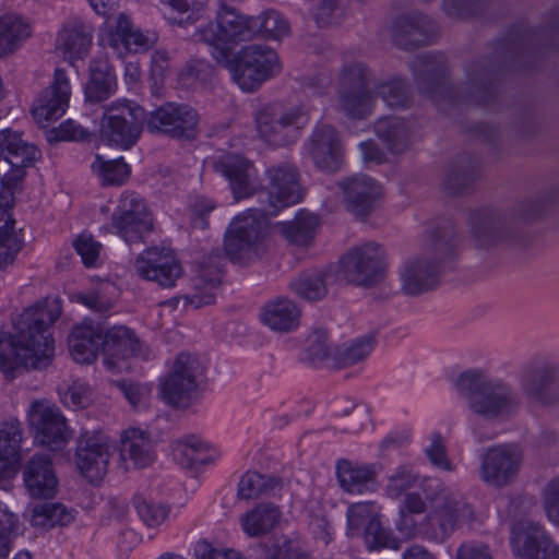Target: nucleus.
<instances>
[{
	"label": "nucleus",
	"mask_w": 559,
	"mask_h": 559,
	"mask_svg": "<svg viewBox=\"0 0 559 559\" xmlns=\"http://www.w3.org/2000/svg\"><path fill=\"white\" fill-rule=\"evenodd\" d=\"M267 177L269 183L265 189L259 191L262 213L274 216L282 209L302 199L299 174L292 164H281L269 168Z\"/></svg>",
	"instance_id": "f3484780"
},
{
	"label": "nucleus",
	"mask_w": 559,
	"mask_h": 559,
	"mask_svg": "<svg viewBox=\"0 0 559 559\" xmlns=\"http://www.w3.org/2000/svg\"><path fill=\"white\" fill-rule=\"evenodd\" d=\"M309 155L316 167L326 173L337 171L344 163V148L340 133L330 124H321L313 130Z\"/></svg>",
	"instance_id": "bb28decb"
},
{
	"label": "nucleus",
	"mask_w": 559,
	"mask_h": 559,
	"mask_svg": "<svg viewBox=\"0 0 559 559\" xmlns=\"http://www.w3.org/2000/svg\"><path fill=\"white\" fill-rule=\"evenodd\" d=\"M374 131L378 138L381 139L394 154H401L409 147V129L406 122L401 118H381L376 122Z\"/></svg>",
	"instance_id": "79ce46f5"
},
{
	"label": "nucleus",
	"mask_w": 559,
	"mask_h": 559,
	"mask_svg": "<svg viewBox=\"0 0 559 559\" xmlns=\"http://www.w3.org/2000/svg\"><path fill=\"white\" fill-rule=\"evenodd\" d=\"M171 453L174 460L185 468H194L212 461L210 445L194 435L173 441Z\"/></svg>",
	"instance_id": "ea45409f"
},
{
	"label": "nucleus",
	"mask_w": 559,
	"mask_h": 559,
	"mask_svg": "<svg viewBox=\"0 0 559 559\" xmlns=\"http://www.w3.org/2000/svg\"><path fill=\"white\" fill-rule=\"evenodd\" d=\"M511 545L516 559H559V545L543 525L530 520L513 526Z\"/></svg>",
	"instance_id": "412c9836"
},
{
	"label": "nucleus",
	"mask_w": 559,
	"mask_h": 559,
	"mask_svg": "<svg viewBox=\"0 0 559 559\" xmlns=\"http://www.w3.org/2000/svg\"><path fill=\"white\" fill-rule=\"evenodd\" d=\"M102 326L85 320L76 325L68 338L69 349L76 362L91 364L102 353Z\"/></svg>",
	"instance_id": "2f4dec72"
},
{
	"label": "nucleus",
	"mask_w": 559,
	"mask_h": 559,
	"mask_svg": "<svg viewBox=\"0 0 559 559\" xmlns=\"http://www.w3.org/2000/svg\"><path fill=\"white\" fill-rule=\"evenodd\" d=\"M134 506L139 516L147 526H157L168 516L167 507L147 501L140 496L134 498Z\"/></svg>",
	"instance_id": "e2e57ef3"
},
{
	"label": "nucleus",
	"mask_w": 559,
	"mask_h": 559,
	"mask_svg": "<svg viewBox=\"0 0 559 559\" xmlns=\"http://www.w3.org/2000/svg\"><path fill=\"white\" fill-rule=\"evenodd\" d=\"M261 209H250L234 218L225 233L224 250L235 263H243L258 255L267 231V221Z\"/></svg>",
	"instance_id": "2eb2a0df"
},
{
	"label": "nucleus",
	"mask_w": 559,
	"mask_h": 559,
	"mask_svg": "<svg viewBox=\"0 0 559 559\" xmlns=\"http://www.w3.org/2000/svg\"><path fill=\"white\" fill-rule=\"evenodd\" d=\"M23 247L15 233V221L7 210H0V270L12 264Z\"/></svg>",
	"instance_id": "de8ad7c7"
},
{
	"label": "nucleus",
	"mask_w": 559,
	"mask_h": 559,
	"mask_svg": "<svg viewBox=\"0 0 559 559\" xmlns=\"http://www.w3.org/2000/svg\"><path fill=\"white\" fill-rule=\"evenodd\" d=\"M155 34L145 35L140 29L134 28L129 17L120 14L115 29L110 33V45L118 49L122 46L130 52H143L148 50L156 43Z\"/></svg>",
	"instance_id": "4c0bfd02"
},
{
	"label": "nucleus",
	"mask_w": 559,
	"mask_h": 559,
	"mask_svg": "<svg viewBox=\"0 0 559 559\" xmlns=\"http://www.w3.org/2000/svg\"><path fill=\"white\" fill-rule=\"evenodd\" d=\"M38 156L37 147L24 141L19 132L0 131V210L10 206L15 189L26 175L25 169L33 166Z\"/></svg>",
	"instance_id": "9b49d317"
},
{
	"label": "nucleus",
	"mask_w": 559,
	"mask_h": 559,
	"mask_svg": "<svg viewBox=\"0 0 559 559\" xmlns=\"http://www.w3.org/2000/svg\"><path fill=\"white\" fill-rule=\"evenodd\" d=\"M543 500L547 518L559 526V476L547 483Z\"/></svg>",
	"instance_id": "338daca9"
},
{
	"label": "nucleus",
	"mask_w": 559,
	"mask_h": 559,
	"mask_svg": "<svg viewBox=\"0 0 559 559\" xmlns=\"http://www.w3.org/2000/svg\"><path fill=\"white\" fill-rule=\"evenodd\" d=\"M29 36L28 26L14 13L0 16V57L15 51L19 45Z\"/></svg>",
	"instance_id": "49530a36"
},
{
	"label": "nucleus",
	"mask_w": 559,
	"mask_h": 559,
	"mask_svg": "<svg viewBox=\"0 0 559 559\" xmlns=\"http://www.w3.org/2000/svg\"><path fill=\"white\" fill-rule=\"evenodd\" d=\"M374 348L372 335L361 336L337 350L335 364L338 368L353 366L366 359Z\"/></svg>",
	"instance_id": "5fc2aeb1"
},
{
	"label": "nucleus",
	"mask_w": 559,
	"mask_h": 559,
	"mask_svg": "<svg viewBox=\"0 0 559 559\" xmlns=\"http://www.w3.org/2000/svg\"><path fill=\"white\" fill-rule=\"evenodd\" d=\"M418 480V474L411 466L401 465L388 478L386 495L390 498L397 499L407 490L414 488Z\"/></svg>",
	"instance_id": "13d9d810"
},
{
	"label": "nucleus",
	"mask_w": 559,
	"mask_h": 559,
	"mask_svg": "<svg viewBox=\"0 0 559 559\" xmlns=\"http://www.w3.org/2000/svg\"><path fill=\"white\" fill-rule=\"evenodd\" d=\"M204 380L203 362L198 356L183 352L177 355L160 380L159 394L167 405L186 409L198 400Z\"/></svg>",
	"instance_id": "9d476101"
},
{
	"label": "nucleus",
	"mask_w": 559,
	"mask_h": 559,
	"mask_svg": "<svg viewBox=\"0 0 559 559\" xmlns=\"http://www.w3.org/2000/svg\"><path fill=\"white\" fill-rule=\"evenodd\" d=\"M539 32L515 27L497 40L492 51L485 57L471 60L463 66L464 79L452 85L449 79V62L443 53H427L412 62L417 88L441 110L460 105H485L497 93V80L504 70L528 68L542 44Z\"/></svg>",
	"instance_id": "f257e3e1"
},
{
	"label": "nucleus",
	"mask_w": 559,
	"mask_h": 559,
	"mask_svg": "<svg viewBox=\"0 0 559 559\" xmlns=\"http://www.w3.org/2000/svg\"><path fill=\"white\" fill-rule=\"evenodd\" d=\"M213 168L229 183L235 200H242L255 192L253 164L235 154L223 155L213 163Z\"/></svg>",
	"instance_id": "c85d7f7f"
},
{
	"label": "nucleus",
	"mask_w": 559,
	"mask_h": 559,
	"mask_svg": "<svg viewBox=\"0 0 559 559\" xmlns=\"http://www.w3.org/2000/svg\"><path fill=\"white\" fill-rule=\"evenodd\" d=\"M74 248L81 255L84 265L92 266L99 255L100 243L95 241L92 236L81 235L74 241Z\"/></svg>",
	"instance_id": "774afa93"
},
{
	"label": "nucleus",
	"mask_w": 559,
	"mask_h": 559,
	"mask_svg": "<svg viewBox=\"0 0 559 559\" xmlns=\"http://www.w3.org/2000/svg\"><path fill=\"white\" fill-rule=\"evenodd\" d=\"M23 478L33 498L50 499L57 493L58 479L49 455H33L24 466Z\"/></svg>",
	"instance_id": "7c9ffc66"
},
{
	"label": "nucleus",
	"mask_w": 559,
	"mask_h": 559,
	"mask_svg": "<svg viewBox=\"0 0 559 559\" xmlns=\"http://www.w3.org/2000/svg\"><path fill=\"white\" fill-rule=\"evenodd\" d=\"M254 17L257 37L264 34L271 38L280 39L287 36L290 32L287 20L275 10H267Z\"/></svg>",
	"instance_id": "4d7b16f0"
},
{
	"label": "nucleus",
	"mask_w": 559,
	"mask_h": 559,
	"mask_svg": "<svg viewBox=\"0 0 559 559\" xmlns=\"http://www.w3.org/2000/svg\"><path fill=\"white\" fill-rule=\"evenodd\" d=\"M282 518L281 510L271 502L258 503L240 518L243 532L250 537H262L274 530Z\"/></svg>",
	"instance_id": "58836bf2"
},
{
	"label": "nucleus",
	"mask_w": 559,
	"mask_h": 559,
	"mask_svg": "<svg viewBox=\"0 0 559 559\" xmlns=\"http://www.w3.org/2000/svg\"><path fill=\"white\" fill-rule=\"evenodd\" d=\"M120 455L136 468H145L155 461L154 443L146 430L131 427L120 437Z\"/></svg>",
	"instance_id": "473e14b6"
},
{
	"label": "nucleus",
	"mask_w": 559,
	"mask_h": 559,
	"mask_svg": "<svg viewBox=\"0 0 559 559\" xmlns=\"http://www.w3.org/2000/svg\"><path fill=\"white\" fill-rule=\"evenodd\" d=\"M134 266L139 276L156 282L164 288L174 287L182 275V267L174 251L166 248H147L136 258Z\"/></svg>",
	"instance_id": "b1692460"
},
{
	"label": "nucleus",
	"mask_w": 559,
	"mask_h": 559,
	"mask_svg": "<svg viewBox=\"0 0 559 559\" xmlns=\"http://www.w3.org/2000/svg\"><path fill=\"white\" fill-rule=\"evenodd\" d=\"M331 274L326 270H311L302 272L289 283V289L299 298L314 302L328 295V280Z\"/></svg>",
	"instance_id": "a19ab883"
},
{
	"label": "nucleus",
	"mask_w": 559,
	"mask_h": 559,
	"mask_svg": "<svg viewBox=\"0 0 559 559\" xmlns=\"http://www.w3.org/2000/svg\"><path fill=\"white\" fill-rule=\"evenodd\" d=\"M283 480L273 475L260 474L249 471L242 475L238 484V496L240 499L250 500L260 496H267L282 489Z\"/></svg>",
	"instance_id": "a18cd8bd"
},
{
	"label": "nucleus",
	"mask_w": 559,
	"mask_h": 559,
	"mask_svg": "<svg viewBox=\"0 0 559 559\" xmlns=\"http://www.w3.org/2000/svg\"><path fill=\"white\" fill-rule=\"evenodd\" d=\"M108 436L100 431H85L76 442L75 464L90 481L100 480L108 471L110 460Z\"/></svg>",
	"instance_id": "5701e85b"
},
{
	"label": "nucleus",
	"mask_w": 559,
	"mask_h": 559,
	"mask_svg": "<svg viewBox=\"0 0 559 559\" xmlns=\"http://www.w3.org/2000/svg\"><path fill=\"white\" fill-rule=\"evenodd\" d=\"M518 383L523 395L540 407L559 404V358L539 354L525 361L519 372Z\"/></svg>",
	"instance_id": "f8f14e48"
},
{
	"label": "nucleus",
	"mask_w": 559,
	"mask_h": 559,
	"mask_svg": "<svg viewBox=\"0 0 559 559\" xmlns=\"http://www.w3.org/2000/svg\"><path fill=\"white\" fill-rule=\"evenodd\" d=\"M92 44L91 36L82 26L63 28L57 38V48L63 52L66 59L82 58Z\"/></svg>",
	"instance_id": "8fccbe9b"
},
{
	"label": "nucleus",
	"mask_w": 559,
	"mask_h": 559,
	"mask_svg": "<svg viewBox=\"0 0 559 559\" xmlns=\"http://www.w3.org/2000/svg\"><path fill=\"white\" fill-rule=\"evenodd\" d=\"M93 171L100 178L104 186H121L130 176V166L122 157L105 159L96 155L92 164Z\"/></svg>",
	"instance_id": "3c124183"
},
{
	"label": "nucleus",
	"mask_w": 559,
	"mask_h": 559,
	"mask_svg": "<svg viewBox=\"0 0 559 559\" xmlns=\"http://www.w3.org/2000/svg\"><path fill=\"white\" fill-rule=\"evenodd\" d=\"M197 36L210 46L216 61L225 60L236 46L257 38L255 17L238 9L216 10L215 21L199 29Z\"/></svg>",
	"instance_id": "6e6552de"
},
{
	"label": "nucleus",
	"mask_w": 559,
	"mask_h": 559,
	"mask_svg": "<svg viewBox=\"0 0 559 559\" xmlns=\"http://www.w3.org/2000/svg\"><path fill=\"white\" fill-rule=\"evenodd\" d=\"M27 420L36 442L50 451H61L70 439L67 420L60 409L48 401L32 402Z\"/></svg>",
	"instance_id": "a211bd4d"
},
{
	"label": "nucleus",
	"mask_w": 559,
	"mask_h": 559,
	"mask_svg": "<svg viewBox=\"0 0 559 559\" xmlns=\"http://www.w3.org/2000/svg\"><path fill=\"white\" fill-rule=\"evenodd\" d=\"M479 163L468 156H460L449 165L443 180V190L450 195L461 194L479 178Z\"/></svg>",
	"instance_id": "f704fd0d"
},
{
	"label": "nucleus",
	"mask_w": 559,
	"mask_h": 559,
	"mask_svg": "<svg viewBox=\"0 0 559 559\" xmlns=\"http://www.w3.org/2000/svg\"><path fill=\"white\" fill-rule=\"evenodd\" d=\"M425 453L428 456L431 464L435 465L436 467H439L448 472H452L454 469L453 465L448 460L444 440L441 435H432L431 443L429 447L425 449Z\"/></svg>",
	"instance_id": "0e129e2a"
},
{
	"label": "nucleus",
	"mask_w": 559,
	"mask_h": 559,
	"mask_svg": "<svg viewBox=\"0 0 559 559\" xmlns=\"http://www.w3.org/2000/svg\"><path fill=\"white\" fill-rule=\"evenodd\" d=\"M74 520L73 510L61 503H41L32 510L31 523L35 527L49 530L57 525L66 526Z\"/></svg>",
	"instance_id": "09e8293b"
},
{
	"label": "nucleus",
	"mask_w": 559,
	"mask_h": 559,
	"mask_svg": "<svg viewBox=\"0 0 559 559\" xmlns=\"http://www.w3.org/2000/svg\"><path fill=\"white\" fill-rule=\"evenodd\" d=\"M70 95L66 71L58 68L55 70L52 83L43 91L33 109L34 117L39 122L59 119L68 108Z\"/></svg>",
	"instance_id": "c756f323"
},
{
	"label": "nucleus",
	"mask_w": 559,
	"mask_h": 559,
	"mask_svg": "<svg viewBox=\"0 0 559 559\" xmlns=\"http://www.w3.org/2000/svg\"><path fill=\"white\" fill-rule=\"evenodd\" d=\"M221 284V276L218 272L209 275L207 272L201 271L193 278V293L185 296L187 302L200 308L206 305H211L215 301V290Z\"/></svg>",
	"instance_id": "603ef678"
},
{
	"label": "nucleus",
	"mask_w": 559,
	"mask_h": 559,
	"mask_svg": "<svg viewBox=\"0 0 559 559\" xmlns=\"http://www.w3.org/2000/svg\"><path fill=\"white\" fill-rule=\"evenodd\" d=\"M260 317L271 330L288 333L299 326L301 310L288 297H277L262 307Z\"/></svg>",
	"instance_id": "72a5a7b5"
},
{
	"label": "nucleus",
	"mask_w": 559,
	"mask_h": 559,
	"mask_svg": "<svg viewBox=\"0 0 559 559\" xmlns=\"http://www.w3.org/2000/svg\"><path fill=\"white\" fill-rule=\"evenodd\" d=\"M108 287L109 285L86 294H78L76 300L95 312H107L112 307V300L106 294Z\"/></svg>",
	"instance_id": "69168bd1"
},
{
	"label": "nucleus",
	"mask_w": 559,
	"mask_h": 559,
	"mask_svg": "<svg viewBox=\"0 0 559 559\" xmlns=\"http://www.w3.org/2000/svg\"><path fill=\"white\" fill-rule=\"evenodd\" d=\"M365 543L369 549L399 548V542L390 530L382 526L379 516L371 521L362 531Z\"/></svg>",
	"instance_id": "052dcab7"
},
{
	"label": "nucleus",
	"mask_w": 559,
	"mask_h": 559,
	"mask_svg": "<svg viewBox=\"0 0 559 559\" xmlns=\"http://www.w3.org/2000/svg\"><path fill=\"white\" fill-rule=\"evenodd\" d=\"M309 559L306 555H299L296 543L286 537H280L272 542L260 543L255 548L254 559Z\"/></svg>",
	"instance_id": "864d4df0"
},
{
	"label": "nucleus",
	"mask_w": 559,
	"mask_h": 559,
	"mask_svg": "<svg viewBox=\"0 0 559 559\" xmlns=\"http://www.w3.org/2000/svg\"><path fill=\"white\" fill-rule=\"evenodd\" d=\"M459 237L449 218L431 222L421 241V252L406 259L400 270L401 290L419 296L440 283V264L454 254Z\"/></svg>",
	"instance_id": "39448f33"
},
{
	"label": "nucleus",
	"mask_w": 559,
	"mask_h": 559,
	"mask_svg": "<svg viewBox=\"0 0 559 559\" xmlns=\"http://www.w3.org/2000/svg\"><path fill=\"white\" fill-rule=\"evenodd\" d=\"M337 109L353 120L372 114L376 97L392 109H406L411 104V86L405 79L391 75L376 80L374 72L361 61L343 64L335 85Z\"/></svg>",
	"instance_id": "7ed1b4c3"
},
{
	"label": "nucleus",
	"mask_w": 559,
	"mask_h": 559,
	"mask_svg": "<svg viewBox=\"0 0 559 559\" xmlns=\"http://www.w3.org/2000/svg\"><path fill=\"white\" fill-rule=\"evenodd\" d=\"M318 226L319 218L317 215L300 211L293 221L280 222L275 225V228L289 242L304 246L313 239Z\"/></svg>",
	"instance_id": "37998d69"
},
{
	"label": "nucleus",
	"mask_w": 559,
	"mask_h": 559,
	"mask_svg": "<svg viewBox=\"0 0 559 559\" xmlns=\"http://www.w3.org/2000/svg\"><path fill=\"white\" fill-rule=\"evenodd\" d=\"M116 76L106 60H93L90 64V79L84 87L85 100L102 103L116 91Z\"/></svg>",
	"instance_id": "c9c22d12"
},
{
	"label": "nucleus",
	"mask_w": 559,
	"mask_h": 559,
	"mask_svg": "<svg viewBox=\"0 0 559 559\" xmlns=\"http://www.w3.org/2000/svg\"><path fill=\"white\" fill-rule=\"evenodd\" d=\"M309 120L305 105L286 107L269 104L255 115L257 130L261 139L273 146H285L297 141Z\"/></svg>",
	"instance_id": "4468645a"
},
{
	"label": "nucleus",
	"mask_w": 559,
	"mask_h": 559,
	"mask_svg": "<svg viewBox=\"0 0 559 559\" xmlns=\"http://www.w3.org/2000/svg\"><path fill=\"white\" fill-rule=\"evenodd\" d=\"M111 226L126 242H138L152 231L153 218L142 198L124 192L111 216Z\"/></svg>",
	"instance_id": "aec40b11"
},
{
	"label": "nucleus",
	"mask_w": 559,
	"mask_h": 559,
	"mask_svg": "<svg viewBox=\"0 0 559 559\" xmlns=\"http://www.w3.org/2000/svg\"><path fill=\"white\" fill-rule=\"evenodd\" d=\"M433 34L432 20L419 12L396 17L392 27V38L395 45L407 51L429 45Z\"/></svg>",
	"instance_id": "cd10ccee"
},
{
	"label": "nucleus",
	"mask_w": 559,
	"mask_h": 559,
	"mask_svg": "<svg viewBox=\"0 0 559 559\" xmlns=\"http://www.w3.org/2000/svg\"><path fill=\"white\" fill-rule=\"evenodd\" d=\"M23 427L15 418L0 423V462L13 466L21 462Z\"/></svg>",
	"instance_id": "c03bdc74"
},
{
	"label": "nucleus",
	"mask_w": 559,
	"mask_h": 559,
	"mask_svg": "<svg viewBox=\"0 0 559 559\" xmlns=\"http://www.w3.org/2000/svg\"><path fill=\"white\" fill-rule=\"evenodd\" d=\"M61 314L56 299H44L24 310L14 324V333L0 340V369L8 379L15 370L44 369L55 356V341L49 328Z\"/></svg>",
	"instance_id": "f03ea898"
},
{
	"label": "nucleus",
	"mask_w": 559,
	"mask_h": 559,
	"mask_svg": "<svg viewBox=\"0 0 559 559\" xmlns=\"http://www.w3.org/2000/svg\"><path fill=\"white\" fill-rule=\"evenodd\" d=\"M305 359L313 366L325 365L332 358L333 347L329 342L328 332L314 330L306 341Z\"/></svg>",
	"instance_id": "6e6d98bb"
},
{
	"label": "nucleus",
	"mask_w": 559,
	"mask_h": 559,
	"mask_svg": "<svg viewBox=\"0 0 559 559\" xmlns=\"http://www.w3.org/2000/svg\"><path fill=\"white\" fill-rule=\"evenodd\" d=\"M345 280L355 286L371 288L386 277V253L377 242L355 247L342 258Z\"/></svg>",
	"instance_id": "dca6fc26"
},
{
	"label": "nucleus",
	"mask_w": 559,
	"mask_h": 559,
	"mask_svg": "<svg viewBox=\"0 0 559 559\" xmlns=\"http://www.w3.org/2000/svg\"><path fill=\"white\" fill-rule=\"evenodd\" d=\"M243 92H254L264 82L277 75L282 64L277 52L266 45H248L231 58L218 61Z\"/></svg>",
	"instance_id": "1a4fd4ad"
},
{
	"label": "nucleus",
	"mask_w": 559,
	"mask_h": 559,
	"mask_svg": "<svg viewBox=\"0 0 559 559\" xmlns=\"http://www.w3.org/2000/svg\"><path fill=\"white\" fill-rule=\"evenodd\" d=\"M523 463V451L515 443L488 448L480 456V479L489 486L502 488L514 481Z\"/></svg>",
	"instance_id": "6ab92c4d"
},
{
	"label": "nucleus",
	"mask_w": 559,
	"mask_h": 559,
	"mask_svg": "<svg viewBox=\"0 0 559 559\" xmlns=\"http://www.w3.org/2000/svg\"><path fill=\"white\" fill-rule=\"evenodd\" d=\"M145 121L146 112L140 105L117 99L104 107L99 134L109 145L128 150L138 142Z\"/></svg>",
	"instance_id": "ddd939ff"
},
{
	"label": "nucleus",
	"mask_w": 559,
	"mask_h": 559,
	"mask_svg": "<svg viewBox=\"0 0 559 559\" xmlns=\"http://www.w3.org/2000/svg\"><path fill=\"white\" fill-rule=\"evenodd\" d=\"M559 202V189L549 188L516 204L510 211L478 209L471 213L468 230L479 249L513 247L524 240V226L542 218Z\"/></svg>",
	"instance_id": "20e7f679"
},
{
	"label": "nucleus",
	"mask_w": 559,
	"mask_h": 559,
	"mask_svg": "<svg viewBox=\"0 0 559 559\" xmlns=\"http://www.w3.org/2000/svg\"><path fill=\"white\" fill-rule=\"evenodd\" d=\"M454 385L468 409L488 421L509 420L521 407L520 396L510 382L490 377L481 369L463 371Z\"/></svg>",
	"instance_id": "423d86ee"
},
{
	"label": "nucleus",
	"mask_w": 559,
	"mask_h": 559,
	"mask_svg": "<svg viewBox=\"0 0 559 559\" xmlns=\"http://www.w3.org/2000/svg\"><path fill=\"white\" fill-rule=\"evenodd\" d=\"M147 130L176 139H193L198 126L197 111L187 106L167 103L146 117Z\"/></svg>",
	"instance_id": "4be33fe9"
},
{
	"label": "nucleus",
	"mask_w": 559,
	"mask_h": 559,
	"mask_svg": "<svg viewBox=\"0 0 559 559\" xmlns=\"http://www.w3.org/2000/svg\"><path fill=\"white\" fill-rule=\"evenodd\" d=\"M209 0H165L173 10L177 11L181 16L174 19V22L179 25H188L198 22L202 19Z\"/></svg>",
	"instance_id": "680f3d73"
},
{
	"label": "nucleus",
	"mask_w": 559,
	"mask_h": 559,
	"mask_svg": "<svg viewBox=\"0 0 559 559\" xmlns=\"http://www.w3.org/2000/svg\"><path fill=\"white\" fill-rule=\"evenodd\" d=\"M336 476L341 488L349 493H364L374 488L376 473L367 465L340 460L336 464Z\"/></svg>",
	"instance_id": "e433bc0d"
},
{
	"label": "nucleus",
	"mask_w": 559,
	"mask_h": 559,
	"mask_svg": "<svg viewBox=\"0 0 559 559\" xmlns=\"http://www.w3.org/2000/svg\"><path fill=\"white\" fill-rule=\"evenodd\" d=\"M378 516L373 502L352 504L347 510L348 534L352 536L359 535Z\"/></svg>",
	"instance_id": "bf43d9fd"
},
{
	"label": "nucleus",
	"mask_w": 559,
	"mask_h": 559,
	"mask_svg": "<svg viewBox=\"0 0 559 559\" xmlns=\"http://www.w3.org/2000/svg\"><path fill=\"white\" fill-rule=\"evenodd\" d=\"M102 354L104 364L110 371H120L124 360L132 356L148 357V349L143 348L134 333L127 326L102 329Z\"/></svg>",
	"instance_id": "393cba45"
},
{
	"label": "nucleus",
	"mask_w": 559,
	"mask_h": 559,
	"mask_svg": "<svg viewBox=\"0 0 559 559\" xmlns=\"http://www.w3.org/2000/svg\"><path fill=\"white\" fill-rule=\"evenodd\" d=\"M420 489L428 503V512L421 522V531L427 538L443 543L462 524L474 521L471 504L440 479L426 478Z\"/></svg>",
	"instance_id": "0eeeda50"
},
{
	"label": "nucleus",
	"mask_w": 559,
	"mask_h": 559,
	"mask_svg": "<svg viewBox=\"0 0 559 559\" xmlns=\"http://www.w3.org/2000/svg\"><path fill=\"white\" fill-rule=\"evenodd\" d=\"M344 203L348 212L357 217L369 216L377 207L381 195L380 185L365 174H356L340 182Z\"/></svg>",
	"instance_id": "a878e982"
}]
</instances>
